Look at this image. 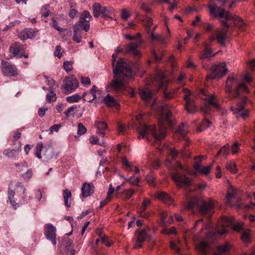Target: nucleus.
I'll list each match as a JSON object with an SVG mask.
<instances>
[{"instance_id":"nucleus-1","label":"nucleus","mask_w":255,"mask_h":255,"mask_svg":"<svg viewBox=\"0 0 255 255\" xmlns=\"http://www.w3.org/2000/svg\"><path fill=\"white\" fill-rule=\"evenodd\" d=\"M117 58V53L113 54L112 65L114 76L109 86L114 89L119 90L131 77L132 70L123 58H120L116 64Z\"/></svg>"},{"instance_id":"nucleus-2","label":"nucleus","mask_w":255,"mask_h":255,"mask_svg":"<svg viewBox=\"0 0 255 255\" xmlns=\"http://www.w3.org/2000/svg\"><path fill=\"white\" fill-rule=\"evenodd\" d=\"M139 136L143 138L148 140V135H151L157 141H160L164 139L166 135V128L161 122L159 123L158 129L153 125L147 126L142 125L138 129Z\"/></svg>"},{"instance_id":"nucleus-3","label":"nucleus","mask_w":255,"mask_h":255,"mask_svg":"<svg viewBox=\"0 0 255 255\" xmlns=\"http://www.w3.org/2000/svg\"><path fill=\"white\" fill-rule=\"evenodd\" d=\"M211 14L214 17L219 16L220 18H224L226 20H232L234 22V25L240 29H245V23L243 20L237 15L232 16L229 11H225V9L222 7L216 8L215 6L210 5L209 6Z\"/></svg>"},{"instance_id":"nucleus-4","label":"nucleus","mask_w":255,"mask_h":255,"mask_svg":"<svg viewBox=\"0 0 255 255\" xmlns=\"http://www.w3.org/2000/svg\"><path fill=\"white\" fill-rule=\"evenodd\" d=\"M197 206L199 213L203 215H207L209 217L213 212V204L212 202H207L205 201H202L198 203V200L196 198H192L188 201L186 208L187 209L193 210Z\"/></svg>"},{"instance_id":"nucleus-5","label":"nucleus","mask_w":255,"mask_h":255,"mask_svg":"<svg viewBox=\"0 0 255 255\" xmlns=\"http://www.w3.org/2000/svg\"><path fill=\"white\" fill-rule=\"evenodd\" d=\"M220 22L226 28L215 31L213 35L209 38V43H211L214 40L216 39L221 45H225V41L228 38L227 31L230 25L225 20H220Z\"/></svg>"},{"instance_id":"nucleus-6","label":"nucleus","mask_w":255,"mask_h":255,"mask_svg":"<svg viewBox=\"0 0 255 255\" xmlns=\"http://www.w3.org/2000/svg\"><path fill=\"white\" fill-rule=\"evenodd\" d=\"M227 71L228 69L225 63L213 65L211 67V73L207 76V79H220L226 74Z\"/></svg>"},{"instance_id":"nucleus-7","label":"nucleus","mask_w":255,"mask_h":255,"mask_svg":"<svg viewBox=\"0 0 255 255\" xmlns=\"http://www.w3.org/2000/svg\"><path fill=\"white\" fill-rule=\"evenodd\" d=\"M79 86V83L76 78L71 75L66 78L62 86L66 94L73 92Z\"/></svg>"},{"instance_id":"nucleus-8","label":"nucleus","mask_w":255,"mask_h":255,"mask_svg":"<svg viewBox=\"0 0 255 255\" xmlns=\"http://www.w3.org/2000/svg\"><path fill=\"white\" fill-rule=\"evenodd\" d=\"M172 179L179 187L183 186H188L191 182L190 178L185 174H180L178 171H175L172 173Z\"/></svg>"},{"instance_id":"nucleus-9","label":"nucleus","mask_w":255,"mask_h":255,"mask_svg":"<svg viewBox=\"0 0 255 255\" xmlns=\"http://www.w3.org/2000/svg\"><path fill=\"white\" fill-rule=\"evenodd\" d=\"M223 220L227 225H223V226H224L223 229L222 230H218L217 231L218 234L223 235L225 234L227 232V230L226 227L229 225H231L232 227L233 230L236 232H242L243 230L245 229L243 228L242 225L240 223H237L234 224L232 219H229L227 217H224Z\"/></svg>"},{"instance_id":"nucleus-10","label":"nucleus","mask_w":255,"mask_h":255,"mask_svg":"<svg viewBox=\"0 0 255 255\" xmlns=\"http://www.w3.org/2000/svg\"><path fill=\"white\" fill-rule=\"evenodd\" d=\"M102 91L94 85L89 92H85L83 94V99L85 101L91 102L97 98H101Z\"/></svg>"},{"instance_id":"nucleus-11","label":"nucleus","mask_w":255,"mask_h":255,"mask_svg":"<svg viewBox=\"0 0 255 255\" xmlns=\"http://www.w3.org/2000/svg\"><path fill=\"white\" fill-rule=\"evenodd\" d=\"M56 228L51 224H47L44 227V234L46 238L50 241L52 245H56Z\"/></svg>"},{"instance_id":"nucleus-12","label":"nucleus","mask_w":255,"mask_h":255,"mask_svg":"<svg viewBox=\"0 0 255 255\" xmlns=\"http://www.w3.org/2000/svg\"><path fill=\"white\" fill-rule=\"evenodd\" d=\"M172 106L168 104H163L160 106L161 118L163 121V122L167 123L168 125H170L172 123L171 120V116L172 114Z\"/></svg>"},{"instance_id":"nucleus-13","label":"nucleus","mask_w":255,"mask_h":255,"mask_svg":"<svg viewBox=\"0 0 255 255\" xmlns=\"http://www.w3.org/2000/svg\"><path fill=\"white\" fill-rule=\"evenodd\" d=\"M1 70L2 73L6 76H15L17 75V69L11 63L2 61L1 62Z\"/></svg>"},{"instance_id":"nucleus-14","label":"nucleus","mask_w":255,"mask_h":255,"mask_svg":"<svg viewBox=\"0 0 255 255\" xmlns=\"http://www.w3.org/2000/svg\"><path fill=\"white\" fill-rule=\"evenodd\" d=\"M216 98L215 95H211L205 99V103L204 106L201 108V111L205 113H207L209 111L210 107H213L215 108L220 110V106L215 102Z\"/></svg>"},{"instance_id":"nucleus-15","label":"nucleus","mask_w":255,"mask_h":255,"mask_svg":"<svg viewBox=\"0 0 255 255\" xmlns=\"http://www.w3.org/2000/svg\"><path fill=\"white\" fill-rule=\"evenodd\" d=\"M238 198L237 197V190L233 186H230L226 196L227 203L230 206H239Z\"/></svg>"},{"instance_id":"nucleus-16","label":"nucleus","mask_w":255,"mask_h":255,"mask_svg":"<svg viewBox=\"0 0 255 255\" xmlns=\"http://www.w3.org/2000/svg\"><path fill=\"white\" fill-rule=\"evenodd\" d=\"M24 46L18 42L12 43L9 48V52L17 58L22 57V52L24 51Z\"/></svg>"},{"instance_id":"nucleus-17","label":"nucleus","mask_w":255,"mask_h":255,"mask_svg":"<svg viewBox=\"0 0 255 255\" xmlns=\"http://www.w3.org/2000/svg\"><path fill=\"white\" fill-rule=\"evenodd\" d=\"M142 40H138L137 42H130L126 47L125 53L132 54L134 57H137L140 53L137 48L141 44Z\"/></svg>"},{"instance_id":"nucleus-18","label":"nucleus","mask_w":255,"mask_h":255,"mask_svg":"<svg viewBox=\"0 0 255 255\" xmlns=\"http://www.w3.org/2000/svg\"><path fill=\"white\" fill-rule=\"evenodd\" d=\"M21 150V143L18 141L17 145L12 149H6L3 151V154L8 158H15L17 157Z\"/></svg>"},{"instance_id":"nucleus-19","label":"nucleus","mask_w":255,"mask_h":255,"mask_svg":"<svg viewBox=\"0 0 255 255\" xmlns=\"http://www.w3.org/2000/svg\"><path fill=\"white\" fill-rule=\"evenodd\" d=\"M185 92L186 94L184 97V100L186 101L185 109L189 113H194L197 110L196 107L194 104V102L189 98L190 94L189 91L186 90Z\"/></svg>"},{"instance_id":"nucleus-20","label":"nucleus","mask_w":255,"mask_h":255,"mask_svg":"<svg viewBox=\"0 0 255 255\" xmlns=\"http://www.w3.org/2000/svg\"><path fill=\"white\" fill-rule=\"evenodd\" d=\"M35 36V32L32 28H25L19 34V38L23 41L27 39H31Z\"/></svg>"},{"instance_id":"nucleus-21","label":"nucleus","mask_w":255,"mask_h":255,"mask_svg":"<svg viewBox=\"0 0 255 255\" xmlns=\"http://www.w3.org/2000/svg\"><path fill=\"white\" fill-rule=\"evenodd\" d=\"M94 188L93 183H85L81 189L82 197L85 198L91 196L94 192Z\"/></svg>"},{"instance_id":"nucleus-22","label":"nucleus","mask_w":255,"mask_h":255,"mask_svg":"<svg viewBox=\"0 0 255 255\" xmlns=\"http://www.w3.org/2000/svg\"><path fill=\"white\" fill-rule=\"evenodd\" d=\"M94 125L97 129L96 133L104 137L105 136L104 131L108 128L107 124L104 122L96 121Z\"/></svg>"},{"instance_id":"nucleus-23","label":"nucleus","mask_w":255,"mask_h":255,"mask_svg":"<svg viewBox=\"0 0 255 255\" xmlns=\"http://www.w3.org/2000/svg\"><path fill=\"white\" fill-rule=\"evenodd\" d=\"M147 237L148 235L145 230H142L139 231L137 235V242L136 244L134 246V248H141L142 247V243Z\"/></svg>"},{"instance_id":"nucleus-24","label":"nucleus","mask_w":255,"mask_h":255,"mask_svg":"<svg viewBox=\"0 0 255 255\" xmlns=\"http://www.w3.org/2000/svg\"><path fill=\"white\" fill-rule=\"evenodd\" d=\"M155 78L160 88H165L166 87L167 81L166 80L165 75L162 72H157Z\"/></svg>"},{"instance_id":"nucleus-25","label":"nucleus","mask_w":255,"mask_h":255,"mask_svg":"<svg viewBox=\"0 0 255 255\" xmlns=\"http://www.w3.org/2000/svg\"><path fill=\"white\" fill-rule=\"evenodd\" d=\"M139 95L141 98L146 102H148L152 98V93L148 89L140 90Z\"/></svg>"},{"instance_id":"nucleus-26","label":"nucleus","mask_w":255,"mask_h":255,"mask_svg":"<svg viewBox=\"0 0 255 255\" xmlns=\"http://www.w3.org/2000/svg\"><path fill=\"white\" fill-rule=\"evenodd\" d=\"M213 55L212 49L209 47V44L208 43H205L204 49L203 52L200 55V59L203 60Z\"/></svg>"},{"instance_id":"nucleus-27","label":"nucleus","mask_w":255,"mask_h":255,"mask_svg":"<svg viewBox=\"0 0 255 255\" xmlns=\"http://www.w3.org/2000/svg\"><path fill=\"white\" fill-rule=\"evenodd\" d=\"M239 91H243L245 92L248 93L249 91V90H248L247 87L245 85V84L244 83L239 84L237 85L236 89L235 90L234 94L233 95V96H232L231 97V99L236 98L239 97V96H240Z\"/></svg>"},{"instance_id":"nucleus-28","label":"nucleus","mask_w":255,"mask_h":255,"mask_svg":"<svg viewBox=\"0 0 255 255\" xmlns=\"http://www.w3.org/2000/svg\"><path fill=\"white\" fill-rule=\"evenodd\" d=\"M158 199L163 201L165 204L170 205L173 202V199L168 194L163 192H160L157 194Z\"/></svg>"},{"instance_id":"nucleus-29","label":"nucleus","mask_w":255,"mask_h":255,"mask_svg":"<svg viewBox=\"0 0 255 255\" xmlns=\"http://www.w3.org/2000/svg\"><path fill=\"white\" fill-rule=\"evenodd\" d=\"M102 101L104 102L107 107H115L117 104L115 99L109 94L105 96Z\"/></svg>"},{"instance_id":"nucleus-30","label":"nucleus","mask_w":255,"mask_h":255,"mask_svg":"<svg viewBox=\"0 0 255 255\" xmlns=\"http://www.w3.org/2000/svg\"><path fill=\"white\" fill-rule=\"evenodd\" d=\"M235 81V78L234 77L228 76L226 82L225 91L227 93L230 94L232 91L233 85Z\"/></svg>"},{"instance_id":"nucleus-31","label":"nucleus","mask_w":255,"mask_h":255,"mask_svg":"<svg viewBox=\"0 0 255 255\" xmlns=\"http://www.w3.org/2000/svg\"><path fill=\"white\" fill-rule=\"evenodd\" d=\"M246 101L247 98L245 97L241 102L238 103L237 107L236 108H234L233 107H231L230 110L233 112V113L234 114H236L238 112H241V111L244 109Z\"/></svg>"},{"instance_id":"nucleus-32","label":"nucleus","mask_w":255,"mask_h":255,"mask_svg":"<svg viewBox=\"0 0 255 255\" xmlns=\"http://www.w3.org/2000/svg\"><path fill=\"white\" fill-rule=\"evenodd\" d=\"M63 195L65 205L67 207H70L71 203L69 202V200H71V199L72 194L71 191L69 189H66L63 190Z\"/></svg>"},{"instance_id":"nucleus-33","label":"nucleus","mask_w":255,"mask_h":255,"mask_svg":"<svg viewBox=\"0 0 255 255\" xmlns=\"http://www.w3.org/2000/svg\"><path fill=\"white\" fill-rule=\"evenodd\" d=\"M242 241L244 243H249L251 242V234L249 229H243L241 233V237Z\"/></svg>"},{"instance_id":"nucleus-34","label":"nucleus","mask_w":255,"mask_h":255,"mask_svg":"<svg viewBox=\"0 0 255 255\" xmlns=\"http://www.w3.org/2000/svg\"><path fill=\"white\" fill-rule=\"evenodd\" d=\"M142 22L147 33H150L151 31L150 26L153 24L152 19L148 17H145L143 20H142Z\"/></svg>"},{"instance_id":"nucleus-35","label":"nucleus","mask_w":255,"mask_h":255,"mask_svg":"<svg viewBox=\"0 0 255 255\" xmlns=\"http://www.w3.org/2000/svg\"><path fill=\"white\" fill-rule=\"evenodd\" d=\"M77 23L81 25L82 28L86 32L89 30L90 27L89 21H87V19H84V18L81 15L80 16L79 21Z\"/></svg>"},{"instance_id":"nucleus-36","label":"nucleus","mask_w":255,"mask_h":255,"mask_svg":"<svg viewBox=\"0 0 255 255\" xmlns=\"http://www.w3.org/2000/svg\"><path fill=\"white\" fill-rule=\"evenodd\" d=\"M208 246V243L206 242H201L198 244L197 249L200 253L199 255H206L207 254L206 250Z\"/></svg>"},{"instance_id":"nucleus-37","label":"nucleus","mask_w":255,"mask_h":255,"mask_svg":"<svg viewBox=\"0 0 255 255\" xmlns=\"http://www.w3.org/2000/svg\"><path fill=\"white\" fill-rule=\"evenodd\" d=\"M49 93L46 95V101L48 103H52L56 100L57 97L54 92L53 87L49 88Z\"/></svg>"},{"instance_id":"nucleus-38","label":"nucleus","mask_w":255,"mask_h":255,"mask_svg":"<svg viewBox=\"0 0 255 255\" xmlns=\"http://www.w3.org/2000/svg\"><path fill=\"white\" fill-rule=\"evenodd\" d=\"M231 248L229 244L226 243L222 246L218 247V252L215 254V255H221L222 254L228 252Z\"/></svg>"},{"instance_id":"nucleus-39","label":"nucleus","mask_w":255,"mask_h":255,"mask_svg":"<svg viewBox=\"0 0 255 255\" xmlns=\"http://www.w3.org/2000/svg\"><path fill=\"white\" fill-rule=\"evenodd\" d=\"M178 154H180L183 157L188 158L189 157V155L187 153H186L184 149H182L180 152H179L177 150L175 149H172L170 150V154L172 156V157L174 159L176 157Z\"/></svg>"},{"instance_id":"nucleus-40","label":"nucleus","mask_w":255,"mask_h":255,"mask_svg":"<svg viewBox=\"0 0 255 255\" xmlns=\"http://www.w3.org/2000/svg\"><path fill=\"white\" fill-rule=\"evenodd\" d=\"M92 7L94 16L96 18L98 17L100 14H101V5L98 3H95Z\"/></svg>"},{"instance_id":"nucleus-41","label":"nucleus","mask_w":255,"mask_h":255,"mask_svg":"<svg viewBox=\"0 0 255 255\" xmlns=\"http://www.w3.org/2000/svg\"><path fill=\"white\" fill-rule=\"evenodd\" d=\"M54 155V150L52 147H48L46 148L43 153L44 156L47 160L51 159L53 157Z\"/></svg>"},{"instance_id":"nucleus-42","label":"nucleus","mask_w":255,"mask_h":255,"mask_svg":"<svg viewBox=\"0 0 255 255\" xmlns=\"http://www.w3.org/2000/svg\"><path fill=\"white\" fill-rule=\"evenodd\" d=\"M43 145L42 142H38L35 148V155L39 159L42 158L41 152L43 148Z\"/></svg>"},{"instance_id":"nucleus-43","label":"nucleus","mask_w":255,"mask_h":255,"mask_svg":"<svg viewBox=\"0 0 255 255\" xmlns=\"http://www.w3.org/2000/svg\"><path fill=\"white\" fill-rule=\"evenodd\" d=\"M226 167L227 169L229 170L232 173H236L237 171V169L235 163L233 161L228 162L226 163Z\"/></svg>"},{"instance_id":"nucleus-44","label":"nucleus","mask_w":255,"mask_h":255,"mask_svg":"<svg viewBox=\"0 0 255 255\" xmlns=\"http://www.w3.org/2000/svg\"><path fill=\"white\" fill-rule=\"evenodd\" d=\"M221 154L224 156H227L229 154V145L226 144L222 147V148L218 151L216 156H218Z\"/></svg>"},{"instance_id":"nucleus-45","label":"nucleus","mask_w":255,"mask_h":255,"mask_svg":"<svg viewBox=\"0 0 255 255\" xmlns=\"http://www.w3.org/2000/svg\"><path fill=\"white\" fill-rule=\"evenodd\" d=\"M211 124V123L208 120L205 119L203 121L201 126L197 128L198 132H201L203 130L209 128Z\"/></svg>"},{"instance_id":"nucleus-46","label":"nucleus","mask_w":255,"mask_h":255,"mask_svg":"<svg viewBox=\"0 0 255 255\" xmlns=\"http://www.w3.org/2000/svg\"><path fill=\"white\" fill-rule=\"evenodd\" d=\"M177 132L180 135L182 138H185L187 132L185 128V125L183 124H181L179 126Z\"/></svg>"},{"instance_id":"nucleus-47","label":"nucleus","mask_w":255,"mask_h":255,"mask_svg":"<svg viewBox=\"0 0 255 255\" xmlns=\"http://www.w3.org/2000/svg\"><path fill=\"white\" fill-rule=\"evenodd\" d=\"M166 213H163L161 214V221L160 222V225L164 226V225H165L166 223H171L173 221V218L171 216L170 217L168 220L167 221H166Z\"/></svg>"},{"instance_id":"nucleus-48","label":"nucleus","mask_w":255,"mask_h":255,"mask_svg":"<svg viewBox=\"0 0 255 255\" xmlns=\"http://www.w3.org/2000/svg\"><path fill=\"white\" fill-rule=\"evenodd\" d=\"M149 34V37L152 41H161L162 40V37L158 34H155L153 31H150Z\"/></svg>"},{"instance_id":"nucleus-49","label":"nucleus","mask_w":255,"mask_h":255,"mask_svg":"<svg viewBox=\"0 0 255 255\" xmlns=\"http://www.w3.org/2000/svg\"><path fill=\"white\" fill-rule=\"evenodd\" d=\"M77 108V106L76 105H74L69 108L67 110L64 112L66 117L67 118L71 116H73L75 115L74 111Z\"/></svg>"},{"instance_id":"nucleus-50","label":"nucleus","mask_w":255,"mask_h":255,"mask_svg":"<svg viewBox=\"0 0 255 255\" xmlns=\"http://www.w3.org/2000/svg\"><path fill=\"white\" fill-rule=\"evenodd\" d=\"M81 97L78 94H74L72 96L67 97L66 98V100L69 103H73L78 102Z\"/></svg>"},{"instance_id":"nucleus-51","label":"nucleus","mask_w":255,"mask_h":255,"mask_svg":"<svg viewBox=\"0 0 255 255\" xmlns=\"http://www.w3.org/2000/svg\"><path fill=\"white\" fill-rule=\"evenodd\" d=\"M78 13V10L75 8V6L71 4L70 9L68 12L69 16L71 18H74L77 15Z\"/></svg>"},{"instance_id":"nucleus-52","label":"nucleus","mask_w":255,"mask_h":255,"mask_svg":"<svg viewBox=\"0 0 255 255\" xmlns=\"http://www.w3.org/2000/svg\"><path fill=\"white\" fill-rule=\"evenodd\" d=\"M87 132L86 128L83 126V125L80 123L78 124V130L77 134L78 135L81 136L83 135Z\"/></svg>"},{"instance_id":"nucleus-53","label":"nucleus","mask_w":255,"mask_h":255,"mask_svg":"<svg viewBox=\"0 0 255 255\" xmlns=\"http://www.w3.org/2000/svg\"><path fill=\"white\" fill-rule=\"evenodd\" d=\"M49 7V4L45 5L43 6L40 10V14H41L42 16H43L44 17H47L49 14V10L48 9Z\"/></svg>"},{"instance_id":"nucleus-54","label":"nucleus","mask_w":255,"mask_h":255,"mask_svg":"<svg viewBox=\"0 0 255 255\" xmlns=\"http://www.w3.org/2000/svg\"><path fill=\"white\" fill-rule=\"evenodd\" d=\"M63 68L66 72H69L73 68L72 63L68 61H65L63 63Z\"/></svg>"},{"instance_id":"nucleus-55","label":"nucleus","mask_w":255,"mask_h":255,"mask_svg":"<svg viewBox=\"0 0 255 255\" xmlns=\"http://www.w3.org/2000/svg\"><path fill=\"white\" fill-rule=\"evenodd\" d=\"M130 15L129 11L126 9H122L121 10V17L122 19L127 20L129 17Z\"/></svg>"},{"instance_id":"nucleus-56","label":"nucleus","mask_w":255,"mask_h":255,"mask_svg":"<svg viewBox=\"0 0 255 255\" xmlns=\"http://www.w3.org/2000/svg\"><path fill=\"white\" fill-rule=\"evenodd\" d=\"M101 10V14L103 17H107L108 14H109L112 12V9L111 8L106 7H103L102 6Z\"/></svg>"},{"instance_id":"nucleus-57","label":"nucleus","mask_w":255,"mask_h":255,"mask_svg":"<svg viewBox=\"0 0 255 255\" xmlns=\"http://www.w3.org/2000/svg\"><path fill=\"white\" fill-rule=\"evenodd\" d=\"M134 193V191L133 189H130L125 190L124 191V195L126 196V199H129L133 194Z\"/></svg>"},{"instance_id":"nucleus-58","label":"nucleus","mask_w":255,"mask_h":255,"mask_svg":"<svg viewBox=\"0 0 255 255\" xmlns=\"http://www.w3.org/2000/svg\"><path fill=\"white\" fill-rule=\"evenodd\" d=\"M179 244V241L174 242V241H170V247L172 250L176 251L177 252H179V248L178 247V245Z\"/></svg>"},{"instance_id":"nucleus-59","label":"nucleus","mask_w":255,"mask_h":255,"mask_svg":"<svg viewBox=\"0 0 255 255\" xmlns=\"http://www.w3.org/2000/svg\"><path fill=\"white\" fill-rule=\"evenodd\" d=\"M150 204V201L148 199H147V198L144 199V200L142 203V206L141 207V211L142 212H144L145 211L147 207Z\"/></svg>"},{"instance_id":"nucleus-60","label":"nucleus","mask_w":255,"mask_h":255,"mask_svg":"<svg viewBox=\"0 0 255 255\" xmlns=\"http://www.w3.org/2000/svg\"><path fill=\"white\" fill-rule=\"evenodd\" d=\"M89 140H90V142L92 144H98L100 145L105 146V142H103V143H99V139L97 137L93 136L89 138Z\"/></svg>"},{"instance_id":"nucleus-61","label":"nucleus","mask_w":255,"mask_h":255,"mask_svg":"<svg viewBox=\"0 0 255 255\" xmlns=\"http://www.w3.org/2000/svg\"><path fill=\"white\" fill-rule=\"evenodd\" d=\"M61 51V46L60 45H57L55 48V50L54 51V56H57L59 58H60L62 56V53Z\"/></svg>"},{"instance_id":"nucleus-62","label":"nucleus","mask_w":255,"mask_h":255,"mask_svg":"<svg viewBox=\"0 0 255 255\" xmlns=\"http://www.w3.org/2000/svg\"><path fill=\"white\" fill-rule=\"evenodd\" d=\"M82 28L81 25L79 23H76L74 25V33L75 34H81Z\"/></svg>"},{"instance_id":"nucleus-63","label":"nucleus","mask_w":255,"mask_h":255,"mask_svg":"<svg viewBox=\"0 0 255 255\" xmlns=\"http://www.w3.org/2000/svg\"><path fill=\"white\" fill-rule=\"evenodd\" d=\"M81 15L84 18V19H87V21H90L92 18V16L87 10H84Z\"/></svg>"},{"instance_id":"nucleus-64","label":"nucleus","mask_w":255,"mask_h":255,"mask_svg":"<svg viewBox=\"0 0 255 255\" xmlns=\"http://www.w3.org/2000/svg\"><path fill=\"white\" fill-rule=\"evenodd\" d=\"M128 181L132 185H137L138 182H139V178L138 177H130L128 179Z\"/></svg>"}]
</instances>
